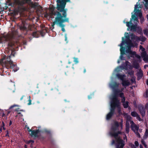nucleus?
Instances as JSON below:
<instances>
[{"instance_id": "nucleus-1", "label": "nucleus", "mask_w": 148, "mask_h": 148, "mask_svg": "<svg viewBox=\"0 0 148 148\" xmlns=\"http://www.w3.org/2000/svg\"><path fill=\"white\" fill-rule=\"evenodd\" d=\"M70 0H57V7L56 8L58 11H55L54 8H51V14L52 16L57 15L55 19L59 25L60 27L62 28L63 32H65L64 27L65 25L63 23L65 22H69V18H66L67 9H65L66 3L70 2Z\"/></svg>"}, {"instance_id": "nucleus-2", "label": "nucleus", "mask_w": 148, "mask_h": 148, "mask_svg": "<svg viewBox=\"0 0 148 148\" xmlns=\"http://www.w3.org/2000/svg\"><path fill=\"white\" fill-rule=\"evenodd\" d=\"M17 32H14L11 34L3 36V37L5 40L8 42V49L10 50L11 51L10 55L7 56L5 55L0 60V63L5 67L8 66L9 64L12 63L13 61L12 58L15 57V53L14 51V48L15 47V42H12L11 40V38H14Z\"/></svg>"}, {"instance_id": "nucleus-3", "label": "nucleus", "mask_w": 148, "mask_h": 148, "mask_svg": "<svg viewBox=\"0 0 148 148\" xmlns=\"http://www.w3.org/2000/svg\"><path fill=\"white\" fill-rule=\"evenodd\" d=\"M124 23L126 24L127 26L128 27L127 30L128 29H130L131 31L132 32H136L139 34L142 33V30L140 27L138 25V23H134V24L131 21L129 22H125V21H123Z\"/></svg>"}, {"instance_id": "nucleus-4", "label": "nucleus", "mask_w": 148, "mask_h": 148, "mask_svg": "<svg viewBox=\"0 0 148 148\" xmlns=\"http://www.w3.org/2000/svg\"><path fill=\"white\" fill-rule=\"evenodd\" d=\"M121 92L119 89L114 90H113L114 94L112 96L111 101L117 102H120L118 98L119 94Z\"/></svg>"}, {"instance_id": "nucleus-5", "label": "nucleus", "mask_w": 148, "mask_h": 148, "mask_svg": "<svg viewBox=\"0 0 148 148\" xmlns=\"http://www.w3.org/2000/svg\"><path fill=\"white\" fill-rule=\"evenodd\" d=\"M137 8H138L137 5H136L134 7V11H136L137 14L138 15L140 19V23L141 24H142L144 21V18L143 16V14L141 10L138 9H137Z\"/></svg>"}, {"instance_id": "nucleus-6", "label": "nucleus", "mask_w": 148, "mask_h": 148, "mask_svg": "<svg viewBox=\"0 0 148 148\" xmlns=\"http://www.w3.org/2000/svg\"><path fill=\"white\" fill-rule=\"evenodd\" d=\"M17 26L21 31H27V27L29 26L28 24L24 21H22L21 23H18Z\"/></svg>"}, {"instance_id": "nucleus-7", "label": "nucleus", "mask_w": 148, "mask_h": 148, "mask_svg": "<svg viewBox=\"0 0 148 148\" xmlns=\"http://www.w3.org/2000/svg\"><path fill=\"white\" fill-rule=\"evenodd\" d=\"M120 102H117L111 101L110 112L115 113V110L116 108L119 107Z\"/></svg>"}, {"instance_id": "nucleus-8", "label": "nucleus", "mask_w": 148, "mask_h": 148, "mask_svg": "<svg viewBox=\"0 0 148 148\" xmlns=\"http://www.w3.org/2000/svg\"><path fill=\"white\" fill-rule=\"evenodd\" d=\"M116 141L118 143L116 145V148H123L125 145L124 142L123 140L121 139L119 137Z\"/></svg>"}, {"instance_id": "nucleus-9", "label": "nucleus", "mask_w": 148, "mask_h": 148, "mask_svg": "<svg viewBox=\"0 0 148 148\" xmlns=\"http://www.w3.org/2000/svg\"><path fill=\"white\" fill-rule=\"evenodd\" d=\"M125 44H126L127 45H129L131 46H133V45L132 42V41L131 40H129V41H126L125 40L124 38H122V42L121 43L120 46L121 47H123V45Z\"/></svg>"}, {"instance_id": "nucleus-10", "label": "nucleus", "mask_w": 148, "mask_h": 148, "mask_svg": "<svg viewBox=\"0 0 148 148\" xmlns=\"http://www.w3.org/2000/svg\"><path fill=\"white\" fill-rule=\"evenodd\" d=\"M119 126V123L115 121L114 123V124L112 126L111 128V132H114L116 130H119L118 128Z\"/></svg>"}, {"instance_id": "nucleus-11", "label": "nucleus", "mask_w": 148, "mask_h": 148, "mask_svg": "<svg viewBox=\"0 0 148 148\" xmlns=\"http://www.w3.org/2000/svg\"><path fill=\"white\" fill-rule=\"evenodd\" d=\"M132 46L127 45L125 47V52L126 53H129L132 55H135L136 54L135 51H132L131 50V48Z\"/></svg>"}, {"instance_id": "nucleus-12", "label": "nucleus", "mask_w": 148, "mask_h": 148, "mask_svg": "<svg viewBox=\"0 0 148 148\" xmlns=\"http://www.w3.org/2000/svg\"><path fill=\"white\" fill-rule=\"evenodd\" d=\"M138 109L142 117H144L145 115V111L144 106L141 105L139 106Z\"/></svg>"}, {"instance_id": "nucleus-13", "label": "nucleus", "mask_w": 148, "mask_h": 148, "mask_svg": "<svg viewBox=\"0 0 148 148\" xmlns=\"http://www.w3.org/2000/svg\"><path fill=\"white\" fill-rule=\"evenodd\" d=\"M29 132H31L30 135L31 136H34L35 137H38V134L40 132L39 129L34 130H28Z\"/></svg>"}, {"instance_id": "nucleus-14", "label": "nucleus", "mask_w": 148, "mask_h": 148, "mask_svg": "<svg viewBox=\"0 0 148 148\" xmlns=\"http://www.w3.org/2000/svg\"><path fill=\"white\" fill-rule=\"evenodd\" d=\"M17 32V34L15 35V38H11V40L12 42H14V41L13 40V39H15L17 37V36H18V32L16 31H12V32H9V33H8L7 34H4L3 35L2 37H0V43H2V38H4V41H5V43L6 42L7 43V45H8V41H6L5 40L4 38L3 37V36L6 35H7V34H11V33L13 32Z\"/></svg>"}, {"instance_id": "nucleus-15", "label": "nucleus", "mask_w": 148, "mask_h": 148, "mask_svg": "<svg viewBox=\"0 0 148 148\" xmlns=\"http://www.w3.org/2000/svg\"><path fill=\"white\" fill-rule=\"evenodd\" d=\"M5 67L7 69L11 68L13 69L14 72H16L18 70V68H17L16 64H13V62L12 64H9Z\"/></svg>"}, {"instance_id": "nucleus-16", "label": "nucleus", "mask_w": 148, "mask_h": 148, "mask_svg": "<svg viewBox=\"0 0 148 148\" xmlns=\"http://www.w3.org/2000/svg\"><path fill=\"white\" fill-rule=\"evenodd\" d=\"M122 132L121 131H118L117 132H110V135L114 137L116 140L118 139V138L120 137H118V135L119 134H121Z\"/></svg>"}, {"instance_id": "nucleus-17", "label": "nucleus", "mask_w": 148, "mask_h": 148, "mask_svg": "<svg viewBox=\"0 0 148 148\" xmlns=\"http://www.w3.org/2000/svg\"><path fill=\"white\" fill-rule=\"evenodd\" d=\"M128 63H129V62L128 61H126L125 63L123 64L122 66L118 67L115 71L118 72H119L120 70H119V69L120 68H122V69H127V65Z\"/></svg>"}, {"instance_id": "nucleus-18", "label": "nucleus", "mask_w": 148, "mask_h": 148, "mask_svg": "<svg viewBox=\"0 0 148 148\" xmlns=\"http://www.w3.org/2000/svg\"><path fill=\"white\" fill-rule=\"evenodd\" d=\"M141 56L143 58V60L146 62H148V55L145 51L142 52L141 53Z\"/></svg>"}, {"instance_id": "nucleus-19", "label": "nucleus", "mask_w": 148, "mask_h": 148, "mask_svg": "<svg viewBox=\"0 0 148 148\" xmlns=\"http://www.w3.org/2000/svg\"><path fill=\"white\" fill-rule=\"evenodd\" d=\"M120 51L121 52L120 59L121 60H124L125 58L123 57V55L125 54V47H122V48L121 47Z\"/></svg>"}, {"instance_id": "nucleus-20", "label": "nucleus", "mask_w": 148, "mask_h": 148, "mask_svg": "<svg viewBox=\"0 0 148 148\" xmlns=\"http://www.w3.org/2000/svg\"><path fill=\"white\" fill-rule=\"evenodd\" d=\"M137 79L138 80H140L142 77L143 75V71L140 69L139 70V71L137 73Z\"/></svg>"}, {"instance_id": "nucleus-21", "label": "nucleus", "mask_w": 148, "mask_h": 148, "mask_svg": "<svg viewBox=\"0 0 148 148\" xmlns=\"http://www.w3.org/2000/svg\"><path fill=\"white\" fill-rule=\"evenodd\" d=\"M110 86L113 89V90H114L119 89L117 88L119 86V84L116 82H114L111 84Z\"/></svg>"}, {"instance_id": "nucleus-22", "label": "nucleus", "mask_w": 148, "mask_h": 148, "mask_svg": "<svg viewBox=\"0 0 148 148\" xmlns=\"http://www.w3.org/2000/svg\"><path fill=\"white\" fill-rule=\"evenodd\" d=\"M132 20H134V23H138V18L134 15H132V18H131L130 21H131V22H132Z\"/></svg>"}, {"instance_id": "nucleus-23", "label": "nucleus", "mask_w": 148, "mask_h": 148, "mask_svg": "<svg viewBox=\"0 0 148 148\" xmlns=\"http://www.w3.org/2000/svg\"><path fill=\"white\" fill-rule=\"evenodd\" d=\"M114 114V113L110 111L106 115V119L107 120H110Z\"/></svg>"}, {"instance_id": "nucleus-24", "label": "nucleus", "mask_w": 148, "mask_h": 148, "mask_svg": "<svg viewBox=\"0 0 148 148\" xmlns=\"http://www.w3.org/2000/svg\"><path fill=\"white\" fill-rule=\"evenodd\" d=\"M116 76L118 78V79L122 80V81L124 80V78L125 77V75H121L119 73L117 74L116 75Z\"/></svg>"}, {"instance_id": "nucleus-25", "label": "nucleus", "mask_w": 148, "mask_h": 148, "mask_svg": "<svg viewBox=\"0 0 148 148\" xmlns=\"http://www.w3.org/2000/svg\"><path fill=\"white\" fill-rule=\"evenodd\" d=\"M122 84L123 86H129L130 84V83L128 81L123 80L122 81Z\"/></svg>"}, {"instance_id": "nucleus-26", "label": "nucleus", "mask_w": 148, "mask_h": 148, "mask_svg": "<svg viewBox=\"0 0 148 148\" xmlns=\"http://www.w3.org/2000/svg\"><path fill=\"white\" fill-rule=\"evenodd\" d=\"M19 12V9H16L14 10L12 14L14 15V16H16L17 15Z\"/></svg>"}, {"instance_id": "nucleus-27", "label": "nucleus", "mask_w": 148, "mask_h": 148, "mask_svg": "<svg viewBox=\"0 0 148 148\" xmlns=\"http://www.w3.org/2000/svg\"><path fill=\"white\" fill-rule=\"evenodd\" d=\"M134 67L136 69H138L139 67V64L137 62H134L133 64Z\"/></svg>"}, {"instance_id": "nucleus-28", "label": "nucleus", "mask_w": 148, "mask_h": 148, "mask_svg": "<svg viewBox=\"0 0 148 148\" xmlns=\"http://www.w3.org/2000/svg\"><path fill=\"white\" fill-rule=\"evenodd\" d=\"M44 132L46 133L47 134L49 135L50 136H51V132L50 130L45 129L44 130Z\"/></svg>"}, {"instance_id": "nucleus-29", "label": "nucleus", "mask_w": 148, "mask_h": 148, "mask_svg": "<svg viewBox=\"0 0 148 148\" xmlns=\"http://www.w3.org/2000/svg\"><path fill=\"white\" fill-rule=\"evenodd\" d=\"M32 35L34 37L38 38V37L39 34L37 32H33Z\"/></svg>"}, {"instance_id": "nucleus-30", "label": "nucleus", "mask_w": 148, "mask_h": 148, "mask_svg": "<svg viewBox=\"0 0 148 148\" xmlns=\"http://www.w3.org/2000/svg\"><path fill=\"white\" fill-rule=\"evenodd\" d=\"M129 102L128 101H127L126 102L123 103V106L124 108H126L128 107L129 106Z\"/></svg>"}, {"instance_id": "nucleus-31", "label": "nucleus", "mask_w": 148, "mask_h": 148, "mask_svg": "<svg viewBox=\"0 0 148 148\" xmlns=\"http://www.w3.org/2000/svg\"><path fill=\"white\" fill-rule=\"evenodd\" d=\"M131 38L132 40H135L136 39V38L138 37L137 36L133 34H132L131 35Z\"/></svg>"}, {"instance_id": "nucleus-32", "label": "nucleus", "mask_w": 148, "mask_h": 148, "mask_svg": "<svg viewBox=\"0 0 148 148\" xmlns=\"http://www.w3.org/2000/svg\"><path fill=\"white\" fill-rule=\"evenodd\" d=\"M138 114L135 111L132 112L131 113V115L132 116L134 117H136Z\"/></svg>"}, {"instance_id": "nucleus-33", "label": "nucleus", "mask_w": 148, "mask_h": 148, "mask_svg": "<svg viewBox=\"0 0 148 148\" xmlns=\"http://www.w3.org/2000/svg\"><path fill=\"white\" fill-rule=\"evenodd\" d=\"M148 136V130L147 129L145 130V133L144 138H147Z\"/></svg>"}, {"instance_id": "nucleus-34", "label": "nucleus", "mask_w": 148, "mask_h": 148, "mask_svg": "<svg viewBox=\"0 0 148 148\" xmlns=\"http://www.w3.org/2000/svg\"><path fill=\"white\" fill-rule=\"evenodd\" d=\"M143 33L144 34L147 36H148V30L147 29H145L143 30Z\"/></svg>"}, {"instance_id": "nucleus-35", "label": "nucleus", "mask_w": 148, "mask_h": 148, "mask_svg": "<svg viewBox=\"0 0 148 148\" xmlns=\"http://www.w3.org/2000/svg\"><path fill=\"white\" fill-rule=\"evenodd\" d=\"M128 34V35L127 36H125V38H126V40H125V41H129V40H130V36L128 34V33L126 32L125 33V34Z\"/></svg>"}, {"instance_id": "nucleus-36", "label": "nucleus", "mask_w": 148, "mask_h": 148, "mask_svg": "<svg viewBox=\"0 0 148 148\" xmlns=\"http://www.w3.org/2000/svg\"><path fill=\"white\" fill-rule=\"evenodd\" d=\"M131 123L134 124V127L136 130L138 131L139 129V127L134 123L133 121H132Z\"/></svg>"}, {"instance_id": "nucleus-37", "label": "nucleus", "mask_w": 148, "mask_h": 148, "mask_svg": "<svg viewBox=\"0 0 148 148\" xmlns=\"http://www.w3.org/2000/svg\"><path fill=\"white\" fill-rule=\"evenodd\" d=\"M130 128L129 125H126V132L127 133H128L129 132V130Z\"/></svg>"}, {"instance_id": "nucleus-38", "label": "nucleus", "mask_w": 148, "mask_h": 148, "mask_svg": "<svg viewBox=\"0 0 148 148\" xmlns=\"http://www.w3.org/2000/svg\"><path fill=\"white\" fill-rule=\"evenodd\" d=\"M29 100H28L29 102L27 103V105H31L32 104V103H31L32 100H31L30 99H31V97H30V96H29Z\"/></svg>"}, {"instance_id": "nucleus-39", "label": "nucleus", "mask_w": 148, "mask_h": 148, "mask_svg": "<svg viewBox=\"0 0 148 148\" xmlns=\"http://www.w3.org/2000/svg\"><path fill=\"white\" fill-rule=\"evenodd\" d=\"M128 74L130 75H133L134 74V71H131L128 72Z\"/></svg>"}, {"instance_id": "nucleus-40", "label": "nucleus", "mask_w": 148, "mask_h": 148, "mask_svg": "<svg viewBox=\"0 0 148 148\" xmlns=\"http://www.w3.org/2000/svg\"><path fill=\"white\" fill-rule=\"evenodd\" d=\"M119 96L121 98H122L124 97V93L123 92H120L119 94Z\"/></svg>"}, {"instance_id": "nucleus-41", "label": "nucleus", "mask_w": 148, "mask_h": 148, "mask_svg": "<svg viewBox=\"0 0 148 148\" xmlns=\"http://www.w3.org/2000/svg\"><path fill=\"white\" fill-rule=\"evenodd\" d=\"M73 59H74V62H75V64H77L78 62L77 58L74 57L73 58Z\"/></svg>"}, {"instance_id": "nucleus-42", "label": "nucleus", "mask_w": 148, "mask_h": 148, "mask_svg": "<svg viewBox=\"0 0 148 148\" xmlns=\"http://www.w3.org/2000/svg\"><path fill=\"white\" fill-rule=\"evenodd\" d=\"M56 23L57 24H58L57 22H56V20H55V21L54 22H53L51 25V26L53 27V29H54V25H55Z\"/></svg>"}, {"instance_id": "nucleus-43", "label": "nucleus", "mask_w": 148, "mask_h": 148, "mask_svg": "<svg viewBox=\"0 0 148 148\" xmlns=\"http://www.w3.org/2000/svg\"><path fill=\"white\" fill-rule=\"evenodd\" d=\"M34 142V141L33 140H29L27 141V144H29L31 143H33Z\"/></svg>"}, {"instance_id": "nucleus-44", "label": "nucleus", "mask_w": 148, "mask_h": 148, "mask_svg": "<svg viewBox=\"0 0 148 148\" xmlns=\"http://www.w3.org/2000/svg\"><path fill=\"white\" fill-rule=\"evenodd\" d=\"M136 119H138V121H141V119L139 115L138 114V115H137V116L136 117Z\"/></svg>"}, {"instance_id": "nucleus-45", "label": "nucleus", "mask_w": 148, "mask_h": 148, "mask_svg": "<svg viewBox=\"0 0 148 148\" xmlns=\"http://www.w3.org/2000/svg\"><path fill=\"white\" fill-rule=\"evenodd\" d=\"M65 36V40L66 42L67 43L68 42V41L67 40V34H65L64 35Z\"/></svg>"}, {"instance_id": "nucleus-46", "label": "nucleus", "mask_w": 148, "mask_h": 148, "mask_svg": "<svg viewBox=\"0 0 148 148\" xmlns=\"http://www.w3.org/2000/svg\"><path fill=\"white\" fill-rule=\"evenodd\" d=\"M146 40V38L145 37H143L141 38V40L142 41L144 42Z\"/></svg>"}, {"instance_id": "nucleus-47", "label": "nucleus", "mask_w": 148, "mask_h": 148, "mask_svg": "<svg viewBox=\"0 0 148 148\" xmlns=\"http://www.w3.org/2000/svg\"><path fill=\"white\" fill-rule=\"evenodd\" d=\"M121 102L122 103H123L125 102V97L121 98Z\"/></svg>"}, {"instance_id": "nucleus-48", "label": "nucleus", "mask_w": 148, "mask_h": 148, "mask_svg": "<svg viewBox=\"0 0 148 148\" xmlns=\"http://www.w3.org/2000/svg\"><path fill=\"white\" fill-rule=\"evenodd\" d=\"M117 108H118V112L120 113L121 112V108L120 107V104L119 105V107H117Z\"/></svg>"}, {"instance_id": "nucleus-49", "label": "nucleus", "mask_w": 148, "mask_h": 148, "mask_svg": "<svg viewBox=\"0 0 148 148\" xmlns=\"http://www.w3.org/2000/svg\"><path fill=\"white\" fill-rule=\"evenodd\" d=\"M6 134L5 135V137H9L10 136L9 134V131L8 130H7L6 131Z\"/></svg>"}, {"instance_id": "nucleus-50", "label": "nucleus", "mask_w": 148, "mask_h": 148, "mask_svg": "<svg viewBox=\"0 0 148 148\" xmlns=\"http://www.w3.org/2000/svg\"><path fill=\"white\" fill-rule=\"evenodd\" d=\"M140 49H141L142 51H144L145 50V49L143 47V46L141 45L140 46Z\"/></svg>"}, {"instance_id": "nucleus-51", "label": "nucleus", "mask_w": 148, "mask_h": 148, "mask_svg": "<svg viewBox=\"0 0 148 148\" xmlns=\"http://www.w3.org/2000/svg\"><path fill=\"white\" fill-rule=\"evenodd\" d=\"M135 144L136 147H138L139 145V143L137 141H135Z\"/></svg>"}, {"instance_id": "nucleus-52", "label": "nucleus", "mask_w": 148, "mask_h": 148, "mask_svg": "<svg viewBox=\"0 0 148 148\" xmlns=\"http://www.w3.org/2000/svg\"><path fill=\"white\" fill-rule=\"evenodd\" d=\"M148 5L147 3H146L145 4V6L146 9L147 10L148 9V7L147 6Z\"/></svg>"}, {"instance_id": "nucleus-53", "label": "nucleus", "mask_w": 148, "mask_h": 148, "mask_svg": "<svg viewBox=\"0 0 148 148\" xmlns=\"http://www.w3.org/2000/svg\"><path fill=\"white\" fill-rule=\"evenodd\" d=\"M20 110V109L19 108H17L15 110L17 112H18L19 111H23V110Z\"/></svg>"}, {"instance_id": "nucleus-54", "label": "nucleus", "mask_w": 148, "mask_h": 148, "mask_svg": "<svg viewBox=\"0 0 148 148\" xmlns=\"http://www.w3.org/2000/svg\"><path fill=\"white\" fill-rule=\"evenodd\" d=\"M130 146L132 148H134L135 147V145L131 143L130 145Z\"/></svg>"}, {"instance_id": "nucleus-55", "label": "nucleus", "mask_w": 148, "mask_h": 148, "mask_svg": "<svg viewBox=\"0 0 148 148\" xmlns=\"http://www.w3.org/2000/svg\"><path fill=\"white\" fill-rule=\"evenodd\" d=\"M92 95L91 94L88 95V99H91L92 98Z\"/></svg>"}, {"instance_id": "nucleus-56", "label": "nucleus", "mask_w": 148, "mask_h": 148, "mask_svg": "<svg viewBox=\"0 0 148 148\" xmlns=\"http://www.w3.org/2000/svg\"><path fill=\"white\" fill-rule=\"evenodd\" d=\"M146 97H148V90H146Z\"/></svg>"}, {"instance_id": "nucleus-57", "label": "nucleus", "mask_w": 148, "mask_h": 148, "mask_svg": "<svg viewBox=\"0 0 148 148\" xmlns=\"http://www.w3.org/2000/svg\"><path fill=\"white\" fill-rule=\"evenodd\" d=\"M17 114L18 115V116H20L21 117H22L23 116V115L22 114L21 112H19L17 113Z\"/></svg>"}, {"instance_id": "nucleus-58", "label": "nucleus", "mask_w": 148, "mask_h": 148, "mask_svg": "<svg viewBox=\"0 0 148 148\" xmlns=\"http://www.w3.org/2000/svg\"><path fill=\"white\" fill-rule=\"evenodd\" d=\"M131 81L132 83H133L134 82H135V79H131Z\"/></svg>"}, {"instance_id": "nucleus-59", "label": "nucleus", "mask_w": 148, "mask_h": 148, "mask_svg": "<svg viewBox=\"0 0 148 148\" xmlns=\"http://www.w3.org/2000/svg\"><path fill=\"white\" fill-rule=\"evenodd\" d=\"M141 143L143 145L145 144L143 140H141Z\"/></svg>"}, {"instance_id": "nucleus-60", "label": "nucleus", "mask_w": 148, "mask_h": 148, "mask_svg": "<svg viewBox=\"0 0 148 148\" xmlns=\"http://www.w3.org/2000/svg\"><path fill=\"white\" fill-rule=\"evenodd\" d=\"M12 121L10 120L9 124V126H10L12 124Z\"/></svg>"}, {"instance_id": "nucleus-61", "label": "nucleus", "mask_w": 148, "mask_h": 148, "mask_svg": "<svg viewBox=\"0 0 148 148\" xmlns=\"http://www.w3.org/2000/svg\"><path fill=\"white\" fill-rule=\"evenodd\" d=\"M148 107V103H147L145 105V108H147Z\"/></svg>"}, {"instance_id": "nucleus-62", "label": "nucleus", "mask_w": 148, "mask_h": 148, "mask_svg": "<svg viewBox=\"0 0 148 148\" xmlns=\"http://www.w3.org/2000/svg\"><path fill=\"white\" fill-rule=\"evenodd\" d=\"M15 106H14V105L12 106H11L10 107V108L9 109H12V108H13V107H14Z\"/></svg>"}, {"instance_id": "nucleus-63", "label": "nucleus", "mask_w": 148, "mask_h": 148, "mask_svg": "<svg viewBox=\"0 0 148 148\" xmlns=\"http://www.w3.org/2000/svg\"><path fill=\"white\" fill-rule=\"evenodd\" d=\"M147 67H148V65H145L144 66V69H146Z\"/></svg>"}, {"instance_id": "nucleus-64", "label": "nucleus", "mask_w": 148, "mask_h": 148, "mask_svg": "<svg viewBox=\"0 0 148 148\" xmlns=\"http://www.w3.org/2000/svg\"><path fill=\"white\" fill-rule=\"evenodd\" d=\"M112 144H114L115 143V141L114 140H112Z\"/></svg>"}]
</instances>
